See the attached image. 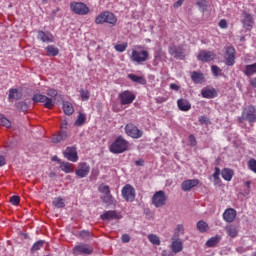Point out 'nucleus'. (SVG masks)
<instances>
[{
	"label": "nucleus",
	"instance_id": "1",
	"mask_svg": "<svg viewBox=\"0 0 256 256\" xmlns=\"http://www.w3.org/2000/svg\"><path fill=\"white\" fill-rule=\"evenodd\" d=\"M244 121L249 124L256 123V106L247 105L243 108L241 112V117H238V122L243 123Z\"/></svg>",
	"mask_w": 256,
	"mask_h": 256
},
{
	"label": "nucleus",
	"instance_id": "2",
	"mask_svg": "<svg viewBox=\"0 0 256 256\" xmlns=\"http://www.w3.org/2000/svg\"><path fill=\"white\" fill-rule=\"evenodd\" d=\"M128 147V141L120 135L110 145L109 150L113 154H122L128 150Z\"/></svg>",
	"mask_w": 256,
	"mask_h": 256
},
{
	"label": "nucleus",
	"instance_id": "3",
	"mask_svg": "<svg viewBox=\"0 0 256 256\" xmlns=\"http://www.w3.org/2000/svg\"><path fill=\"white\" fill-rule=\"evenodd\" d=\"M118 19L115 16L114 13L111 11H104L101 12L96 18H95V24L96 25H103V24H109L112 26H116Z\"/></svg>",
	"mask_w": 256,
	"mask_h": 256
},
{
	"label": "nucleus",
	"instance_id": "4",
	"mask_svg": "<svg viewBox=\"0 0 256 256\" xmlns=\"http://www.w3.org/2000/svg\"><path fill=\"white\" fill-rule=\"evenodd\" d=\"M130 59L133 63L142 65L149 60V51L133 49Z\"/></svg>",
	"mask_w": 256,
	"mask_h": 256
},
{
	"label": "nucleus",
	"instance_id": "5",
	"mask_svg": "<svg viewBox=\"0 0 256 256\" xmlns=\"http://www.w3.org/2000/svg\"><path fill=\"white\" fill-rule=\"evenodd\" d=\"M70 9L74 14L78 16H86L90 13V8L83 2H71Z\"/></svg>",
	"mask_w": 256,
	"mask_h": 256
},
{
	"label": "nucleus",
	"instance_id": "6",
	"mask_svg": "<svg viewBox=\"0 0 256 256\" xmlns=\"http://www.w3.org/2000/svg\"><path fill=\"white\" fill-rule=\"evenodd\" d=\"M168 54L176 60H185L186 50L183 45H172L168 47Z\"/></svg>",
	"mask_w": 256,
	"mask_h": 256
},
{
	"label": "nucleus",
	"instance_id": "7",
	"mask_svg": "<svg viewBox=\"0 0 256 256\" xmlns=\"http://www.w3.org/2000/svg\"><path fill=\"white\" fill-rule=\"evenodd\" d=\"M125 133L133 139H140L144 134L143 130L139 129L134 123L126 124Z\"/></svg>",
	"mask_w": 256,
	"mask_h": 256
},
{
	"label": "nucleus",
	"instance_id": "8",
	"mask_svg": "<svg viewBox=\"0 0 256 256\" xmlns=\"http://www.w3.org/2000/svg\"><path fill=\"white\" fill-rule=\"evenodd\" d=\"M33 101L35 103H44V107L49 110L55 106V101H53L52 98L39 93L33 95Z\"/></svg>",
	"mask_w": 256,
	"mask_h": 256
},
{
	"label": "nucleus",
	"instance_id": "9",
	"mask_svg": "<svg viewBox=\"0 0 256 256\" xmlns=\"http://www.w3.org/2000/svg\"><path fill=\"white\" fill-rule=\"evenodd\" d=\"M167 196L164 192V190H159L158 192H155V194L152 197V204L156 208H162L166 205Z\"/></svg>",
	"mask_w": 256,
	"mask_h": 256
},
{
	"label": "nucleus",
	"instance_id": "10",
	"mask_svg": "<svg viewBox=\"0 0 256 256\" xmlns=\"http://www.w3.org/2000/svg\"><path fill=\"white\" fill-rule=\"evenodd\" d=\"M224 59H226V66L232 67L236 63V49L233 46L226 47V53L224 54Z\"/></svg>",
	"mask_w": 256,
	"mask_h": 256
},
{
	"label": "nucleus",
	"instance_id": "11",
	"mask_svg": "<svg viewBox=\"0 0 256 256\" xmlns=\"http://www.w3.org/2000/svg\"><path fill=\"white\" fill-rule=\"evenodd\" d=\"M216 57L217 55L213 51L200 50L198 51V56H196V59L202 63H209L214 61Z\"/></svg>",
	"mask_w": 256,
	"mask_h": 256
},
{
	"label": "nucleus",
	"instance_id": "12",
	"mask_svg": "<svg viewBox=\"0 0 256 256\" xmlns=\"http://www.w3.org/2000/svg\"><path fill=\"white\" fill-rule=\"evenodd\" d=\"M242 26L245 30L251 31L255 25V20L252 14L248 13L246 10L242 11Z\"/></svg>",
	"mask_w": 256,
	"mask_h": 256
},
{
	"label": "nucleus",
	"instance_id": "13",
	"mask_svg": "<svg viewBox=\"0 0 256 256\" xmlns=\"http://www.w3.org/2000/svg\"><path fill=\"white\" fill-rule=\"evenodd\" d=\"M120 104L122 106L130 105L136 99V96L130 90H125L119 94Z\"/></svg>",
	"mask_w": 256,
	"mask_h": 256
},
{
	"label": "nucleus",
	"instance_id": "14",
	"mask_svg": "<svg viewBox=\"0 0 256 256\" xmlns=\"http://www.w3.org/2000/svg\"><path fill=\"white\" fill-rule=\"evenodd\" d=\"M122 197L127 202H133L136 198V190L131 186V184H126L124 188H122Z\"/></svg>",
	"mask_w": 256,
	"mask_h": 256
},
{
	"label": "nucleus",
	"instance_id": "15",
	"mask_svg": "<svg viewBox=\"0 0 256 256\" xmlns=\"http://www.w3.org/2000/svg\"><path fill=\"white\" fill-rule=\"evenodd\" d=\"M94 252V249L92 246L88 245V244H80L77 245L74 249H73V254L75 256H79V255H91Z\"/></svg>",
	"mask_w": 256,
	"mask_h": 256
},
{
	"label": "nucleus",
	"instance_id": "16",
	"mask_svg": "<svg viewBox=\"0 0 256 256\" xmlns=\"http://www.w3.org/2000/svg\"><path fill=\"white\" fill-rule=\"evenodd\" d=\"M64 157L73 163H76L79 160L77 148L75 146H68L63 152Z\"/></svg>",
	"mask_w": 256,
	"mask_h": 256
},
{
	"label": "nucleus",
	"instance_id": "17",
	"mask_svg": "<svg viewBox=\"0 0 256 256\" xmlns=\"http://www.w3.org/2000/svg\"><path fill=\"white\" fill-rule=\"evenodd\" d=\"M89 173H90V166L89 164H87V162H80L78 164V168L75 170V174L80 179L87 177Z\"/></svg>",
	"mask_w": 256,
	"mask_h": 256
},
{
	"label": "nucleus",
	"instance_id": "18",
	"mask_svg": "<svg viewBox=\"0 0 256 256\" xmlns=\"http://www.w3.org/2000/svg\"><path fill=\"white\" fill-rule=\"evenodd\" d=\"M237 217V212L234 208H226L224 210V214H222V218L226 221V223H233Z\"/></svg>",
	"mask_w": 256,
	"mask_h": 256
},
{
	"label": "nucleus",
	"instance_id": "19",
	"mask_svg": "<svg viewBox=\"0 0 256 256\" xmlns=\"http://www.w3.org/2000/svg\"><path fill=\"white\" fill-rule=\"evenodd\" d=\"M200 183V180L194 178V180H184L182 182V191L188 192L191 191L193 188L197 187Z\"/></svg>",
	"mask_w": 256,
	"mask_h": 256
},
{
	"label": "nucleus",
	"instance_id": "20",
	"mask_svg": "<svg viewBox=\"0 0 256 256\" xmlns=\"http://www.w3.org/2000/svg\"><path fill=\"white\" fill-rule=\"evenodd\" d=\"M37 39L42 41L43 43H53L54 36L50 32H45L43 30L38 31Z\"/></svg>",
	"mask_w": 256,
	"mask_h": 256
},
{
	"label": "nucleus",
	"instance_id": "21",
	"mask_svg": "<svg viewBox=\"0 0 256 256\" xmlns=\"http://www.w3.org/2000/svg\"><path fill=\"white\" fill-rule=\"evenodd\" d=\"M201 94L204 99H214L218 96L217 90L209 87L202 88Z\"/></svg>",
	"mask_w": 256,
	"mask_h": 256
},
{
	"label": "nucleus",
	"instance_id": "22",
	"mask_svg": "<svg viewBox=\"0 0 256 256\" xmlns=\"http://www.w3.org/2000/svg\"><path fill=\"white\" fill-rule=\"evenodd\" d=\"M183 241L178 238H172V244L170 245V249L172 253L177 254L183 251Z\"/></svg>",
	"mask_w": 256,
	"mask_h": 256
},
{
	"label": "nucleus",
	"instance_id": "23",
	"mask_svg": "<svg viewBox=\"0 0 256 256\" xmlns=\"http://www.w3.org/2000/svg\"><path fill=\"white\" fill-rule=\"evenodd\" d=\"M176 104L178 105V109L182 112H188L191 110V103L186 98L178 99V101H176Z\"/></svg>",
	"mask_w": 256,
	"mask_h": 256
},
{
	"label": "nucleus",
	"instance_id": "24",
	"mask_svg": "<svg viewBox=\"0 0 256 256\" xmlns=\"http://www.w3.org/2000/svg\"><path fill=\"white\" fill-rule=\"evenodd\" d=\"M100 218L103 221H110L119 219V216L116 210H107L106 212H104V214H101Z\"/></svg>",
	"mask_w": 256,
	"mask_h": 256
},
{
	"label": "nucleus",
	"instance_id": "25",
	"mask_svg": "<svg viewBox=\"0 0 256 256\" xmlns=\"http://www.w3.org/2000/svg\"><path fill=\"white\" fill-rule=\"evenodd\" d=\"M68 138V133L65 130L60 131L59 133L53 135L52 142L58 144L62 141H65Z\"/></svg>",
	"mask_w": 256,
	"mask_h": 256
},
{
	"label": "nucleus",
	"instance_id": "26",
	"mask_svg": "<svg viewBox=\"0 0 256 256\" xmlns=\"http://www.w3.org/2000/svg\"><path fill=\"white\" fill-rule=\"evenodd\" d=\"M191 78H192V82H194V84H202L205 82L204 74L201 72L193 71Z\"/></svg>",
	"mask_w": 256,
	"mask_h": 256
},
{
	"label": "nucleus",
	"instance_id": "27",
	"mask_svg": "<svg viewBox=\"0 0 256 256\" xmlns=\"http://www.w3.org/2000/svg\"><path fill=\"white\" fill-rule=\"evenodd\" d=\"M128 78L134 83H138L140 85L146 84V79L143 76H138L136 74L130 73L128 74Z\"/></svg>",
	"mask_w": 256,
	"mask_h": 256
},
{
	"label": "nucleus",
	"instance_id": "28",
	"mask_svg": "<svg viewBox=\"0 0 256 256\" xmlns=\"http://www.w3.org/2000/svg\"><path fill=\"white\" fill-rule=\"evenodd\" d=\"M222 237L219 235H216L215 237H212L206 241V247L213 248L216 247L221 242Z\"/></svg>",
	"mask_w": 256,
	"mask_h": 256
},
{
	"label": "nucleus",
	"instance_id": "29",
	"mask_svg": "<svg viewBox=\"0 0 256 256\" xmlns=\"http://www.w3.org/2000/svg\"><path fill=\"white\" fill-rule=\"evenodd\" d=\"M21 97H22V94L18 91V89L11 88L9 90L8 99H9L10 102H12V100H20Z\"/></svg>",
	"mask_w": 256,
	"mask_h": 256
},
{
	"label": "nucleus",
	"instance_id": "30",
	"mask_svg": "<svg viewBox=\"0 0 256 256\" xmlns=\"http://www.w3.org/2000/svg\"><path fill=\"white\" fill-rule=\"evenodd\" d=\"M60 169L66 174L74 172V164H70V162H61Z\"/></svg>",
	"mask_w": 256,
	"mask_h": 256
},
{
	"label": "nucleus",
	"instance_id": "31",
	"mask_svg": "<svg viewBox=\"0 0 256 256\" xmlns=\"http://www.w3.org/2000/svg\"><path fill=\"white\" fill-rule=\"evenodd\" d=\"M185 234V228L183 225H176V229H174V235H172V239H180V236Z\"/></svg>",
	"mask_w": 256,
	"mask_h": 256
},
{
	"label": "nucleus",
	"instance_id": "32",
	"mask_svg": "<svg viewBox=\"0 0 256 256\" xmlns=\"http://www.w3.org/2000/svg\"><path fill=\"white\" fill-rule=\"evenodd\" d=\"M196 229H198L200 233H206L209 230V225L205 220H199L196 224Z\"/></svg>",
	"mask_w": 256,
	"mask_h": 256
},
{
	"label": "nucleus",
	"instance_id": "33",
	"mask_svg": "<svg viewBox=\"0 0 256 256\" xmlns=\"http://www.w3.org/2000/svg\"><path fill=\"white\" fill-rule=\"evenodd\" d=\"M244 74L246 76H252V75L256 74V62L253 64L245 65Z\"/></svg>",
	"mask_w": 256,
	"mask_h": 256
},
{
	"label": "nucleus",
	"instance_id": "34",
	"mask_svg": "<svg viewBox=\"0 0 256 256\" xmlns=\"http://www.w3.org/2000/svg\"><path fill=\"white\" fill-rule=\"evenodd\" d=\"M63 110H64V113L68 116H70L74 113V107H73L72 103L69 101H65L63 103Z\"/></svg>",
	"mask_w": 256,
	"mask_h": 256
},
{
	"label": "nucleus",
	"instance_id": "35",
	"mask_svg": "<svg viewBox=\"0 0 256 256\" xmlns=\"http://www.w3.org/2000/svg\"><path fill=\"white\" fill-rule=\"evenodd\" d=\"M101 199L107 205H115L116 204V200H115L114 196H112L111 192L109 194H104Z\"/></svg>",
	"mask_w": 256,
	"mask_h": 256
},
{
	"label": "nucleus",
	"instance_id": "36",
	"mask_svg": "<svg viewBox=\"0 0 256 256\" xmlns=\"http://www.w3.org/2000/svg\"><path fill=\"white\" fill-rule=\"evenodd\" d=\"M234 172L233 170H230V168H224V170H222V179L226 180V181H231L233 178Z\"/></svg>",
	"mask_w": 256,
	"mask_h": 256
},
{
	"label": "nucleus",
	"instance_id": "37",
	"mask_svg": "<svg viewBox=\"0 0 256 256\" xmlns=\"http://www.w3.org/2000/svg\"><path fill=\"white\" fill-rule=\"evenodd\" d=\"M46 52L48 56L56 57L59 54V49L54 45H48L46 47Z\"/></svg>",
	"mask_w": 256,
	"mask_h": 256
},
{
	"label": "nucleus",
	"instance_id": "38",
	"mask_svg": "<svg viewBox=\"0 0 256 256\" xmlns=\"http://www.w3.org/2000/svg\"><path fill=\"white\" fill-rule=\"evenodd\" d=\"M0 126H3L8 129L12 126L11 121L7 117H5L4 114H0Z\"/></svg>",
	"mask_w": 256,
	"mask_h": 256
},
{
	"label": "nucleus",
	"instance_id": "39",
	"mask_svg": "<svg viewBox=\"0 0 256 256\" xmlns=\"http://www.w3.org/2000/svg\"><path fill=\"white\" fill-rule=\"evenodd\" d=\"M196 6H198V9H200V11L205 12L207 11L209 2L207 0H197Z\"/></svg>",
	"mask_w": 256,
	"mask_h": 256
},
{
	"label": "nucleus",
	"instance_id": "40",
	"mask_svg": "<svg viewBox=\"0 0 256 256\" xmlns=\"http://www.w3.org/2000/svg\"><path fill=\"white\" fill-rule=\"evenodd\" d=\"M226 234H228V236H230V238H235L238 235V231L235 226L230 225V226L226 227Z\"/></svg>",
	"mask_w": 256,
	"mask_h": 256
},
{
	"label": "nucleus",
	"instance_id": "41",
	"mask_svg": "<svg viewBox=\"0 0 256 256\" xmlns=\"http://www.w3.org/2000/svg\"><path fill=\"white\" fill-rule=\"evenodd\" d=\"M148 239L153 245L159 246L161 244V240L157 235L150 234Z\"/></svg>",
	"mask_w": 256,
	"mask_h": 256
},
{
	"label": "nucleus",
	"instance_id": "42",
	"mask_svg": "<svg viewBox=\"0 0 256 256\" xmlns=\"http://www.w3.org/2000/svg\"><path fill=\"white\" fill-rule=\"evenodd\" d=\"M53 205L60 209V208H64L65 207V202L62 198L58 197V198H54L53 200Z\"/></svg>",
	"mask_w": 256,
	"mask_h": 256
},
{
	"label": "nucleus",
	"instance_id": "43",
	"mask_svg": "<svg viewBox=\"0 0 256 256\" xmlns=\"http://www.w3.org/2000/svg\"><path fill=\"white\" fill-rule=\"evenodd\" d=\"M45 244V241L40 240L38 242H36L32 248H31V253H35L36 251H39Z\"/></svg>",
	"mask_w": 256,
	"mask_h": 256
},
{
	"label": "nucleus",
	"instance_id": "44",
	"mask_svg": "<svg viewBox=\"0 0 256 256\" xmlns=\"http://www.w3.org/2000/svg\"><path fill=\"white\" fill-rule=\"evenodd\" d=\"M80 96H81V100L83 102L88 101L90 99V92H89V90L81 89L80 90Z\"/></svg>",
	"mask_w": 256,
	"mask_h": 256
},
{
	"label": "nucleus",
	"instance_id": "45",
	"mask_svg": "<svg viewBox=\"0 0 256 256\" xmlns=\"http://www.w3.org/2000/svg\"><path fill=\"white\" fill-rule=\"evenodd\" d=\"M85 121H86V116L80 112L77 120L75 121V125L82 126L84 125Z\"/></svg>",
	"mask_w": 256,
	"mask_h": 256
},
{
	"label": "nucleus",
	"instance_id": "46",
	"mask_svg": "<svg viewBox=\"0 0 256 256\" xmlns=\"http://www.w3.org/2000/svg\"><path fill=\"white\" fill-rule=\"evenodd\" d=\"M127 47H128V43H127V42H124V43H122V44H116V45H115V50H116L117 52H119V53H123V52L126 51Z\"/></svg>",
	"mask_w": 256,
	"mask_h": 256
},
{
	"label": "nucleus",
	"instance_id": "47",
	"mask_svg": "<svg viewBox=\"0 0 256 256\" xmlns=\"http://www.w3.org/2000/svg\"><path fill=\"white\" fill-rule=\"evenodd\" d=\"M248 169L253 173H256V160L254 158L248 160Z\"/></svg>",
	"mask_w": 256,
	"mask_h": 256
},
{
	"label": "nucleus",
	"instance_id": "48",
	"mask_svg": "<svg viewBox=\"0 0 256 256\" xmlns=\"http://www.w3.org/2000/svg\"><path fill=\"white\" fill-rule=\"evenodd\" d=\"M99 192L103 195H108L109 193H111L109 186H107L106 184H101V186H99Z\"/></svg>",
	"mask_w": 256,
	"mask_h": 256
},
{
	"label": "nucleus",
	"instance_id": "49",
	"mask_svg": "<svg viewBox=\"0 0 256 256\" xmlns=\"http://www.w3.org/2000/svg\"><path fill=\"white\" fill-rule=\"evenodd\" d=\"M220 173H221V170L220 168H214V174H212V177L214 178V182H216V184H218L220 182Z\"/></svg>",
	"mask_w": 256,
	"mask_h": 256
},
{
	"label": "nucleus",
	"instance_id": "50",
	"mask_svg": "<svg viewBox=\"0 0 256 256\" xmlns=\"http://www.w3.org/2000/svg\"><path fill=\"white\" fill-rule=\"evenodd\" d=\"M211 70L214 77H218L219 74L222 72V69L217 65H212Z\"/></svg>",
	"mask_w": 256,
	"mask_h": 256
},
{
	"label": "nucleus",
	"instance_id": "51",
	"mask_svg": "<svg viewBox=\"0 0 256 256\" xmlns=\"http://www.w3.org/2000/svg\"><path fill=\"white\" fill-rule=\"evenodd\" d=\"M188 142L190 143V145H191L192 147H196V146H197V139H196L195 135L190 134V135L188 136Z\"/></svg>",
	"mask_w": 256,
	"mask_h": 256
},
{
	"label": "nucleus",
	"instance_id": "52",
	"mask_svg": "<svg viewBox=\"0 0 256 256\" xmlns=\"http://www.w3.org/2000/svg\"><path fill=\"white\" fill-rule=\"evenodd\" d=\"M10 203L14 206H18L20 203V197L19 196H11Z\"/></svg>",
	"mask_w": 256,
	"mask_h": 256
},
{
	"label": "nucleus",
	"instance_id": "53",
	"mask_svg": "<svg viewBox=\"0 0 256 256\" xmlns=\"http://www.w3.org/2000/svg\"><path fill=\"white\" fill-rule=\"evenodd\" d=\"M218 26L220 29H227L228 28V23L226 19H221L220 23H218Z\"/></svg>",
	"mask_w": 256,
	"mask_h": 256
},
{
	"label": "nucleus",
	"instance_id": "54",
	"mask_svg": "<svg viewBox=\"0 0 256 256\" xmlns=\"http://www.w3.org/2000/svg\"><path fill=\"white\" fill-rule=\"evenodd\" d=\"M80 237L84 240H87L91 237V233L89 231H82L80 233Z\"/></svg>",
	"mask_w": 256,
	"mask_h": 256
},
{
	"label": "nucleus",
	"instance_id": "55",
	"mask_svg": "<svg viewBox=\"0 0 256 256\" xmlns=\"http://www.w3.org/2000/svg\"><path fill=\"white\" fill-rule=\"evenodd\" d=\"M47 95L52 97V98H56V96L58 95V92L56 89H49L47 92Z\"/></svg>",
	"mask_w": 256,
	"mask_h": 256
},
{
	"label": "nucleus",
	"instance_id": "56",
	"mask_svg": "<svg viewBox=\"0 0 256 256\" xmlns=\"http://www.w3.org/2000/svg\"><path fill=\"white\" fill-rule=\"evenodd\" d=\"M185 0H178L176 2H174V8L178 9L180 8L183 4H184Z\"/></svg>",
	"mask_w": 256,
	"mask_h": 256
},
{
	"label": "nucleus",
	"instance_id": "57",
	"mask_svg": "<svg viewBox=\"0 0 256 256\" xmlns=\"http://www.w3.org/2000/svg\"><path fill=\"white\" fill-rule=\"evenodd\" d=\"M170 89H172L174 91H179L180 90V86L177 85L176 83H170Z\"/></svg>",
	"mask_w": 256,
	"mask_h": 256
},
{
	"label": "nucleus",
	"instance_id": "58",
	"mask_svg": "<svg viewBox=\"0 0 256 256\" xmlns=\"http://www.w3.org/2000/svg\"><path fill=\"white\" fill-rule=\"evenodd\" d=\"M122 242H123V243H129V242H130V236L127 235V234H124V235L122 236Z\"/></svg>",
	"mask_w": 256,
	"mask_h": 256
},
{
	"label": "nucleus",
	"instance_id": "59",
	"mask_svg": "<svg viewBox=\"0 0 256 256\" xmlns=\"http://www.w3.org/2000/svg\"><path fill=\"white\" fill-rule=\"evenodd\" d=\"M175 253H173V251H167V250H164L162 252V256H174Z\"/></svg>",
	"mask_w": 256,
	"mask_h": 256
},
{
	"label": "nucleus",
	"instance_id": "60",
	"mask_svg": "<svg viewBox=\"0 0 256 256\" xmlns=\"http://www.w3.org/2000/svg\"><path fill=\"white\" fill-rule=\"evenodd\" d=\"M6 165V160L3 155H0V167H3Z\"/></svg>",
	"mask_w": 256,
	"mask_h": 256
},
{
	"label": "nucleus",
	"instance_id": "61",
	"mask_svg": "<svg viewBox=\"0 0 256 256\" xmlns=\"http://www.w3.org/2000/svg\"><path fill=\"white\" fill-rule=\"evenodd\" d=\"M250 85H251L253 88H256V77H254V78L251 80Z\"/></svg>",
	"mask_w": 256,
	"mask_h": 256
},
{
	"label": "nucleus",
	"instance_id": "62",
	"mask_svg": "<svg viewBox=\"0 0 256 256\" xmlns=\"http://www.w3.org/2000/svg\"><path fill=\"white\" fill-rule=\"evenodd\" d=\"M206 119H207L206 116H202V117H200L199 121H200L201 124H205Z\"/></svg>",
	"mask_w": 256,
	"mask_h": 256
},
{
	"label": "nucleus",
	"instance_id": "63",
	"mask_svg": "<svg viewBox=\"0 0 256 256\" xmlns=\"http://www.w3.org/2000/svg\"><path fill=\"white\" fill-rule=\"evenodd\" d=\"M58 12H60V8L59 7H57L56 9H54L52 11L53 16H55Z\"/></svg>",
	"mask_w": 256,
	"mask_h": 256
},
{
	"label": "nucleus",
	"instance_id": "64",
	"mask_svg": "<svg viewBox=\"0 0 256 256\" xmlns=\"http://www.w3.org/2000/svg\"><path fill=\"white\" fill-rule=\"evenodd\" d=\"M143 160H137L136 161V165H139V166H143Z\"/></svg>",
	"mask_w": 256,
	"mask_h": 256
}]
</instances>
